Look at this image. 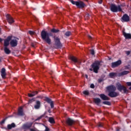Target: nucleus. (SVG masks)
I'll return each mask as SVG.
<instances>
[{
	"label": "nucleus",
	"instance_id": "4468645a",
	"mask_svg": "<svg viewBox=\"0 0 131 131\" xmlns=\"http://www.w3.org/2000/svg\"><path fill=\"white\" fill-rule=\"evenodd\" d=\"M6 18H7V20L8 23H9V24H12L14 23V22H15V21L14 20V19H13V17H12V16L9 14L6 15Z\"/></svg>",
	"mask_w": 131,
	"mask_h": 131
},
{
	"label": "nucleus",
	"instance_id": "f8f14e48",
	"mask_svg": "<svg viewBox=\"0 0 131 131\" xmlns=\"http://www.w3.org/2000/svg\"><path fill=\"white\" fill-rule=\"evenodd\" d=\"M122 22H129V16L127 14H124L121 18Z\"/></svg>",
	"mask_w": 131,
	"mask_h": 131
},
{
	"label": "nucleus",
	"instance_id": "58836bf2",
	"mask_svg": "<svg viewBox=\"0 0 131 131\" xmlns=\"http://www.w3.org/2000/svg\"><path fill=\"white\" fill-rule=\"evenodd\" d=\"M102 81H103V79L102 78L98 79V82H99V83H101V82H102Z\"/></svg>",
	"mask_w": 131,
	"mask_h": 131
},
{
	"label": "nucleus",
	"instance_id": "e433bc0d",
	"mask_svg": "<svg viewBox=\"0 0 131 131\" xmlns=\"http://www.w3.org/2000/svg\"><path fill=\"white\" fill-rule=\"evenodd\" d=\"M6 121V119H3L0 123V124H1V125L2 124H4V123H5V122Z\"/></svg>",
	"mask_w": 131,
	"mask_h": 131
},
{
	"label": "nucleus",
	"instance_id": "a18cd8bd",
	"mask_svg": "<svg viewBox=\"0 0 131 131\" xmlns=\"http://www.w3.org/2000/svg\"><path fill=\"white\" fill-rule=\"evenodd\" d=\"M33 95H34L32 94V93L28 94L29 97H34Z\"/></svg>",
	"mask_w": 131,
	"mask_h": 131
},
{
	"label": "nucleus",
	"instance_id": "6e6552de",
	"mask_svg": "<svg viewBox=\"0 0 131 131\" xmlns=\"http://www.w3.org/2000/svg\"><path fill=\"white\" fill-rule=\"evenodd\" d=\"M12 39V36H9L6 39L4 40V47L7 48L10 45V40Z\"/></svg>",
	"mask_w": 131,
	"mask_h": 131
},
{
	"label": "nucleus",
	"instance_id": "2eb2a0df",
	"mask_svg": "<svg viewBox=\"0 0 131 131\" xmlns=\"http://www.w3.org/2000/svg\"><path fill=\"white\" fill-rule=\"evenodd\" d=\"M18 45V40L16 39H12L10 41V45L12 48H15V47H17V45Z\"/></svg>",
	"mask_w": 131,
	"mask_h": 131
},
{
	"label": "nucleus",
	"instance_id": "f3484780",
	"mask_svg": "<svg viewBox=\"0 0 131 131\" xmlns=\"http://www.w3.org/2000/svg\"><path fill=\"white\" fill-rule=\"evenodd\" d=\"M99 97H100L101 99H102V100H103V101H108V100H110L109 97H108V96L105 95V94H100L99 95Z\"/></svg>",
	"mask_w": 131,
	"mask_h": 131
},
{
	"label": "nucleus",
	"instance_id": "39448f33",
	"mask_svg": "<svg viewBox=\"0 0 131 131\" xmlns=\"http://www.w3.org/2000/svg\"><path fill=\"white\" fill-rule=\"evenodd\" d=\"M110 10L111 12H113V13L122 12V9H121L120 5L116 6V5L114 4H111Z\"/></svg>",
	"mask_w": 131,
	"mask_h": 131
},
{
	"label": "nucleus",
	"instance_id": "c03bdc74",
	"mask_svg": "<svg viewBox=\"0 0 131 131\" xmlns=\"http://www.w3.org/2000/svg\"><path fill=\"white\" fill-rule=\"evenodd\" d=\"M126 54L127 56H128L129 55V54H130V51H126Z\"/></svg>",
	"mask_w": 131,
	"mask_h": 131
},
{
	"label": "nucleus",
	"instance_id": "9b49d317",
	"mask_svg": "<svg viewBox=\"0 0 131 131\" xmlns=\"http://www.w3.org/2000/svg\"><path fill=\"white\" fill-rule=\"evenodd\" d=\"M66 123L69 126H72V125L75 124V121L70 118H69L67 119Z\"/></svg>",
	"mask_w": 131,
	"mask_h": 131
},
{
	"label": "nucleus",
	"instance_id": "412c9836",
	"mask_svg": "<svg viewBox=\"0 0 131 131\" xmlns=\"http://www.w3.org/2000/svg\"><path fill=\"white\" fill-rule=\"evenodd\" d=\"M14 127H16V124L15 123H12L11 124H8L7 125L8 129H12V128H14Z\"/></svg>",
	"mask_w": 131,
	"mask_h": 131
},
{
	"label": "nucleus",
	"instance_id": "8fccbe9b",
	"mask_svg": "<svg viewBox=\"0 0 131 131\" xmlns=\"http://www.w3.org/2000/svg\"><path fill=\"white\" fill-rule=\"evenodd\" d=\"M48 112H49V113H52V111L51 110V109H49L48 110Z\"/></svg>",
	"mask_w": 131,
	"mask_h": 131
},
{
	"label": "nucleus",
	"instance_id": "a878e982",
	"mask_svg": "<svg viewBox=\"0 0 131 131\" xmlns=\"http://www.w3.org/2000/svg\"><path fill=\"white\" fill-rule=\"evenodd\" d=\"M51 32L52 33H58V32H60V30L59 29L53 28L51 30Z\"/></svg>",
	"mask_w": 131,
	"mask_h": 131
},
{
	"label": "nucleus",
	"instance_id": "ddd939ff",
	"mask_svg": "<svg viewBox=\"0 0 131 131\" xmlns=\"http://www.w3.org/2000/svg\"><path fill=\"white\" fill-rule=\"evenodd\" d=\"M76 6L79 9H83L85 7V4L81 1H77Z\"/></svg>",
	"mask_w": 131,
	"mask_h": 131
},
{
	"label": "nucleus",
	"instance_id": "aec40b11",
	"mask_svg": "<svg viewBox=\"0 0 131 131\" xmlns=\"http://www.w3.org/2000/svg\"><path fill=\"white\" fill-rule=\"evenodd\" d=\"M123 35H124L126 39H130L131 34L129 33H126L125 32H123Z\"/></svg>",
	"mask_w": 131,
	"mask_h": 131
},
{
	"label": "nucleus",
	"instance_id": "f704fd0d",
	"mask_svg": "<svg viewBox=\"0 0 131 131\" xmlns=\"http://www.w3.org/2000/svg\"><path fill=\"white\" fill-rule=\"evenodd\" d=\"M71 3L73 4V5H75L76 6V3H77V1H74L73 0H71Z\"/></svg>",
	"mask_w": 131,
	"mask_h": 131
},
{
	"label": "nucleus",
	"instance_id": "72a5a7b5",
	"mask_svg": "<svg viewBox=\"0 0 131 131\" xmlns=\"http://www.w3.org/2000/svg\"><path fill=\"white\" fill-rule=\"evenodd\" d=\"M39 91H34L32 93V95H34L33 96H35V95H37Z\"/></svg>",
	"mask_w": 131,
	"mask_h": 131
},
{
	"label": "nucleus",
	"instance_id": "4c0bfd02",
	"mask_svg": "<svg viewBox=\"0 0 131 131\" xmlns=\"http://www.w3.org/2000/svg\"><path fill=\"white\" fill-rule=\"evenodd\" d=\"M29 33L31 35H33V34H34V32L33 31H29Z\"/></svg>",
	"mask_w": 131,
	"mask_h": 131
},
{
	"label": "nucleus",
	"instance_id": "864d4df0",
	"mask_svg": "<svg viewBox=\"0 0 131 131\" xmlns=\"http://www.w3.org/2000/svg\"><path fill=\"white\" fill-rule=\"evenodd\" d=\"M89 70H90V71H93V69H90Z\"/></svg>",
	"mask_w": 131,
	"mask_h": 131
},
{
	"label": "nucleus",
	"instance_id": "7c9ffc66",
	"mask_svg": "<svg viewBox=\"0 0 131 131\" xmlns=\"http://www.w3.org/2000/svg\"><path fill=\"white\" fill-rule=\"evenodd\" d=\"M83 94L85 96H89L90 95V92H89V91H84Z\"/></svg>",
	"mask_w": 131,
	"mask_h": 131
},
{
	"label": "nucleus",
	"instance_id": "6e6d98bb",
	"mask_svg": "<svg viewBox=\"0 0 131 131\" xmlns=\"http://www.w3.org/2000/svg\"><path fill=\"white\" fill-rule=\"evenodd\" d=\"M129 90H130V91H131V86H130V87L129 88Z\"/></svg>",
	"mask_w": 131,
	"mask_h": 131
},
{
	"label": "nucleus",
	"instance_id": "20e7f679",
	"mask_svg": "<svg viewBox=\"0 0 131 131\" xmlns=\"http://www.w3.org/2000/svg\"><path fill=\"white\" fill-rule=\"evenodd\" d=\"M101 61L96 60L91 65L93 71L95 73H98L99 69H100V65H101Z\"/></svg>",
	"mask_w": 131,
	"mask_h": 131
},
{
	"label": "nucleus",
	"instance_id": "c85d7f7f",
	"mask_svg": "<svg viewBox=\"0 0 131 131\" xmlns=\"http://www.w3.org/2000/svg\"><path fill=\"white\" fill-rule=\"evenodd\" d=\"M102 103L104 105H107L108 106H111V103L109 101H103Z\"/></svg>",
	"mask_w": 131,
	"mask_h": 131
},
{
	"label": "nucleus",
	"instance_id": "7ed1b4c3",
	"mask_svg": "<svg viewBox=\"0 0 131 131\" xmlns=\"http://www.w3.org/2000/svg\"><path fill=\"white\" fill-rule=\"evenodd\" d=\"M116 85L118 91L120 92V93H122V94H127L128 93V90H127L126 87L123 85H122L120 84V83L117 82Z\"/></svg>",
	"mask_w": 131,
	"mask_h": 131
},
{
	"label": "nucleus",
	"instance_id": "b1692460",
	"mask_svg": "<svg viewBox=\"0 0 131 131\" xmlns=\"http://www.w3.org/2000/svg\"><path fill=\"white\" fill-rule=\"evenodd\" d=\"M4 52L7 55H10V54H11V50H10L8 47L4 48Z\"/></svg>",
	"mask_w": 131,
	"mask_h": 131
},
{
	"label": "nucleus",
	"instance_id": "c756f323",
	"mask_svg": "<svg viewBox=\"0 0 131 131\" xmlns=\"http://www.w3.org/2000/svg\"><path fill=\"white\" fill-rule=\"evenodd\" d=\"M64 35H66V36H70V35H71V32L70 31L66 32V33L64 34Z\"/></svg>",
	"mask_w": 131,
	"mask_h": 131
},
{
	"label": "nucleus",
	"instance_id": "bb28decb",
	"mask_svg": "<svg viewBox=\"0 0 131 131\" xmlns=\"http://www.w3.org/2000/svg\"><path fill=\"white\" fill-rule=\"evenodd\" d=\"M117 75V74L116 73H110L108 76H110V78H114Z\"/></svg>",
	"mask_w": 131,
	"mask_h": 131
},
{
	"label": "nucleus",
	"instance_id": "473e14b6",
	"mask_svg": "<svg viewBox=\"0 0 131 131\" xmlns=\"http://www.w3.org/2000/svg\"><path fill=\"white\" fill-rule=\"evenodd\" d=\"M90 54H91V55H95V50H94V49L90 50Z\"/></svg>",
	"mask_w": 131,
	"mask_h": 131
},
{
	"label": "nucleus",
	"instance_id": "3c124183",
	"mask_svg": "<svg viewBox=\"0 0 131 131\" xmlns=\"http://www.w3.org/2000/svg\"><path fill=\"white\" fill-rule=\"evenodd\" d=\"M31 131H36L35 129H33V128H31L30 129Z\"/></svg>",
	"mask_w": 131,
	"mask_h": 131
},
{
	"label": "nucleus",
	"instance_id": "5fc2aeb1",
	"mask_svg": "<svg viewBox=\"0 0 131 131\" xmlns=\"http://www.w3.org/2000/svg\"><path fill=\"white\" fill-rule=\"evenodd\" d=\"M86 78H88V75H85Z\"/></svg>",
	"mask_w": 131,
	"mask_h": 131
},
{
	"label": "nucleus",
	"instance_id": "c9c22d12",
	"mask_svg": "<svg viewBox=\"0 0 131 131\" xmlns=\"http://www.w3.org/2000/svg\"><path fill=\"white\" fill-rule=\"evenodd\" d=\"M98 127H103V124L102 123H99L98 124Z\"/></svg>",
	"mask_w": 131,
	"mask_h": 131
},
{
	"label": "nucleus",
	"instance_id": "4d7b16f0",
	"mask_svg": "<svg viewBox=\"0 0 131 131\" xmlns=\"http://www.w3.org/2000/svg\"><path fill=\"white\" fill-rule=\"evenodd\" d=\"M2 62V59L0 58V63Z\"/></svg>",
	"mask_w": 131,
	"mask_h": 131
},
{
	"label": "nucleus",
	"instance_id": "de8ad7c7",
	"mask_svg": "<svg viewBox=\"0 0 131 131\" xmlns=\"http://www.w3.org/2000/svg\"><path fill=\"white\" fill-rule=\"evenodd\" d=\"M98 3L100 4H102V3H103V0H100Z\"/></svg>",
	"mask_w": 131,
	"mask_h": 131
},
{
	"label": "nucleus",
	"instance_id": "052dcab7",
	"mask_svg": "<svg viewBox=\"0 0 131 131\" xmlns=\"http://www.w3.org/2000/svg\"><path fill=\"white\" fill-rule=\"evenodd\" d=\"M85 1H86V2H88V0H85Z\"/></svg>",
	"mask_w": 131,
	"mask_h": 131
},
{
	"label": "nucleus",
	"instance_id": "393cba45",
	"mask_svg": "<svg viewBox=\"0 0 131 131\" xmlns=\"http://www.w3.org/2000/svg\"><path fill=\"white\" fill-rule=\"evenodd\" d=\"M33 123H30L29 124H26L24 125L25 128H30L32 126Z\"/></svg>",
	"mask_w": 131,
	"mask_h": 131
},
{
	"label": "nucleus",
	"instance_id": "0eeeda50",
	"mask_svg": "<svg viewBox=\"0 0 131 131\" xmlns=\"http://www.w3.org/2000/svg\"><path fill=\"white\" fill-rule=\"evenodd\" d=\"M70 59L73 61L75 64H77L78 65H80V64H81V60L77 59L75 56H70Z\"/></svg>",
	"mask_w": 131,
	"mask_h": 131
},
{
	"label": "nucleus",
	"instance_id": "f03ea898",
	"mask_svg": "<svg viewBox=\"0 0 131 131\" xmlns=\"http://www.w3.org/2000/svg\"><path fill=\"white\" fill-rule=\"evenodd\" d=\"M107 91H108V96L111 97V98H116L118 96L117 92H115L116 91V87L114 85H111L106 88Z\"/></svg>",
	"mask_w": 131,
	"mask_h": 131
},
{
	"label": "nucleus",
	"instance_id": "1a4fd4ad",
	"mask_svg": "<svg viewBox=\"0 0 131 131\" xmlns=\"http://www.w3.org/2000/svg\"><path fill=\"white\" fill-rule=\"evenodd\" d=\"M45 101H46V102H47L48 104H50L51 108L52 109L54 108V101H53L51 98L48 97H45Z\"/></svg>",
	"mask_w": 131,
	"mask_h": 131
},
{
	"label": "nucleus",
	"instance_id": "6ab92c4d",
	"mask_svg": "<svg viewBox=\"0 0 131 131\" xmlns=\"http://www.w3.org/2000/svg\"><path fill=\"white\" fill-rule=\"evenodd\" d=\"M1 72L2 78H6V75H7V74L6 73V69L4 68H2Z\"/></svg>",
	"mask_w": 131,
	"mask_h": 131
},
{
	"label": "nucleus",
	"instance_id": "603ef678",
	"mask_svg": "<svg viewBox=\"0 0 131 131\" xmlns=\"http://www.w3.org/2000/svg\"><path fill=\"white\" fill-rule=\"evenodd\" d=\"M2 41H3V39H2V38H0V42H2Z\"/></svg>",
	"mask_w": 131,
	"mask_h": 131
},
{
	"label": "nucleus",
	"instance_id": "37998d69",
	"mask_svg": "<svg viewBox=\"0 0 131 131\" xmlns=\"http://www.w3.org/2000/svg\"><path fill=\"white\" fill-rule=\"evenodd\" d=\"M45 127H46L45 131H50V128H49L48 126H45Z\"/></svg>",
	"mask_w": 131,
	"mask_h": 131
},
{
	"label": "nucleus",
	"instance_id": "cd10ccee",
	"mask_svg": "<svg viewBox=\"0 0 131 131\" xmlns=\"http://www.w3.org/2000/svg\"><path fill=\"white\" fill-rule=\"evenodd\" d=\"M49 121L50 122V123H51V124H55V119H54V118L53 117H49Z\"/></svg>",
	"mask_w": 131,
	"mask_h": 131
},
{
	"label": "nucleus",
	"instance_id": "a211bd4d",
	"mask_svg": "<svg viewBox=\"0 0 131 131\" xmlns=\"http://www.w3.org/2000/svg\"><path fill=\"white\" fill-rule=\"evenodd\" d=\"M17 115H18V116H24V112H23V107H20L18 108Z\"/></svg>",
	"mask_w": 131,
	"mask_h": 131
},
{
	"label": "nucleus",
	"instance_id": "5701e85b",
	"mask_svg": "<svg viewBox=\"0 0 131 131\" xmlns=\"http://www.w3.org/2000/svg\"><path fill=\"white\" fill-rule=\"evenodd\" d=\"M129 72L128 71H124L120 73H119V76H123V75H126V74H128Z\"/></svg>",
	"mask_w": 131,
	"mask_h": 131
},
{
	"label": "nucleus",
	"instance_id": "2f4dec72",
	"mask_svg": "<svg viewBox=\"0 0 131 131\" xmlns=\"http://www.w3.org/2000/svg\"><path fill=\"white\" fill-rule=\"evenodd\" d=\"M45 117V115H42L40 117H38L36 120L35 121H37V120H40L42 117Z\"/></svg>",
	"mask_w": 131,
	"mask_h": 131
},
{
	"label": "nucleus",
	"instance_id": "79ce46f5",
	"mask_svg": "<svg viewBox=\"0 0 131 131\" xmlns=\"http://www.w3.org/2000/svg\"><path fill=\"white\" fill-rule=\"evenodd\" d=\"M32 102H34V99H30L29 101V103H32Z\"/></svg>",
	"mask_w": 131,
	"mask_h": 131
},
{
	"label": "nucleus",
	"instance_id": "dca6fc26",
	"mask_svg": "<svg viewBox=\"0 0 131 131\" xmlns=\"http://www.w3.org/2000/svg\"><path fill=\"white\" fill-rule=\"evenodd\" d=\"M41 106V102L39 100H36L35 101V104L34 105V108L36 110H38L39 108H40V106Z\"/></svg>",
	"mask_w": 131,
	"mask_h": 131
},
{
	"label": "nucleus",
	"instance_id": "423d86ee",
	"mask_svg": "<svg viewBox=\"0 0 131 131\" xmlns=\"http://www.w3.org/2000/svg\"><path fill=\"white\" fill-rule=\"evenodd\" d=\"M54 41L55 49H61V48H62V43H61V41L60 40V38H59V37H56L54 38Z\"/></svg>",
	"mask_w": 131,
	"mask_h": 131
},
{
	"label": "nucleus",
	"instance_id": "f257e3e1",
	"mask_svg": "<svg viewBox=\"0 0 131 131\" xmlns=\"http://www.w3.org/2000/svg\"><path fill=\"white\" fill-rule=\"evenodd\" d=\"M52 32H48V31H46L45 30H42L41 32V37L44 41H46L48 45H51L52 42V40L51 39V38H50V36H53V33Z\"/></svg>",
	"mask_w": 131,
	"mask_h": 131
},
{
	"label": "nucleus",
	"instance_id": "9d476101",
	"mask_svg": "<svg viewBox=\"0 0 131 131\" xmlns=\"http://www.w3.org/2000/svg\"><path fill=\"white\" fill-rule=\"evenodd\" d=\"M121 60H118L117 61L112 62L111 67L112 68H116V67H118L119 65H121Z\"/></svg>",
	"mask_w": 131,
	"mask_h": 131
},
{
	"label": "nucleus",
	"instance_id": "a19ab883",
	"mask_svg": "<svg viewBox=\"0 0 131 131\" xmlns=\"http://www.w3.org/2000/svg\"><path fill=\"white\" fill-rule=\"evenodd\" d=\"M90 88H91V89H95V84H91L90 85Z\"/></svg>",
	"mask_w": 131,
	"mask_h": 131
},
{
	"label": "nucleus",
	"instance_id": "ea45409f",
	"mask_svg": "<svg viewBox=\"0 0 131 131\" xmlns=\"http://www.w3.org/2000/svg\"><path fill=\"white\" fill-rule=\"evenodd\" d=\"M126 84L128 86H131V82H127Z\"/></svg>",
	"mask_w": 131,
	"mask_h": 131
},
{
	"label": "nucleus",
	"instance_id": "49530a36",
	"mask_svg": "<svg viewBox=\"0 0 131 131\" xmlns=\"http://www.w3.org/2000/svg\"><path fill=\"white\" fill-rule=\"evenodd\" d=\"M116 131H120V128H119V127H118L116 129Z\"/></svg>",
	"mask_w": 131,
	"mask_h": 131
},
{
	"label": "nucleus",
	"instance_id": "13d9d810",
	"mask_svg": "<svg viewBox=\"0 0 131 131\" xmlns=\"http://www.w3.org/2000/svg\"><path fill=\"white\" fill-rule=\"evenodd\" d=\"M1 30H2V29L0 28V32H1Z\"/></svg>",
	"mask_w": 131,
	"mask_h": 131
},
{
	"label": "nucleus",
	"instance_id": "4be33fe9",
	"mask_svg": "<svg viewBox=\"0 0 131 131\" xmlns=\"http://www.w3.org/2000/svg\"><path fill=\"white\" fill-rule=\"evenodd\" d=\"M94 103L96 104L98 106L100 105V103H101V99L99 98H96L94 99Z\"/></svg>",
	"mask_w": 131,
	"mask_h": 131
},
{
	"label": "nucleus",
	"instance_id": "09e8293b",
	"mask_svg": "<svg viewBox=\"0 0 131 131\" xmlns=\"http://www.w3.org/2000/svg\"><path fill=\"white\" fill-rule=\"evenodd\" d=\"M88 38H89V39H92V36H91V35H88Z\"/></svg>",
	"mask_w": 131,
	"mask_h": 131
},
{
	"label": "nucleus",
	"instance_id": "bf43d9fd",
	"mask_svg": "<svg viewBox=\"0 0 131 131\" xmlns=\"http://www.w3.org/2000/svg\"><path fill=\"white\" fill-rule=\"evenodd\" d=\"M24 5H26V3H24Z\"/></svg>",
	"mask_w": 131,
	"mask_h": 131
}]
</instances>
